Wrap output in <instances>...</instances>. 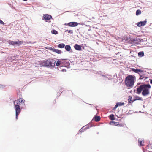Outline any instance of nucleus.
Masks as SVG:
<instances>
[{
  "label": "nucleus",
  "mask_w": 152,
  "mask_h": 152,
  "mask_svg": "<svg viewBox=\"0 0 152 152\" xmlns=\"http://www.w3.org/2000/svg\"><path fill=\"white\" fill-rule=\"evenodd\" d=\"M146 19H145V20L137 22L136 24L138 26L140 27L142 26H145L146 24Z\"/></svg>",
  "instance_id": "6e6552de"
},
{
  "label": "nucleus",
  "mask_w": 152,
  "mask_h": 152,
  "mask_svg": "<svg viewBox=\"0 0 152 152\" xmlns=\"http://www.w3.org/2000/svg\"><path fill=\"white\" fill-rule=\"evenodd\" d=\"M147 41V39L145 38H144V39H141L140 41V42H143L145 41Z\"/></svg>",
  "instance_id": "473e14b6"
},
{
  "label": "nucleus",
  "mask_w": 152,
  "mask_h": 152,
  "mask_svg": "<svg viewBox=\"0 0 152 152\" xmlns=\"http://www.w3.org/2000/svg\"><path fill=\"white\" fill-rule=\"evenodd\" d=\"M5 86L4 85H2L0 84V88H4Z\"/></svg>",
  "instance_id": "c9c22d12"
},
{
  "label": "nucleus",
  "mask_w": 152,
  "mask_h": 152,
  "mask_svg": "<svg viewBox=\"0 0 152 152\" xmlns=\"http://www.w3.org/2000/svg\"><path fill=\"white\" fill-rule=\"evenodd\" d=\"M104 74H102V73L101 76H102V77L105 78H107L108 79V77L107 76L105 75H104Z\"/></svg>",
  "instance_id": "7c9ffc66"
},
{
  "label": "nucleus",
  "mask_w": 152,
  "mask_h": 152,
  "mask_svg": "<svg viewBox=\"0 0 152 152\" xmlns=\"http://www.w3.org/2000/svg\"><path fill=\"white\" fill-rule=\"evenodd\" d=\"M149 94V90L148 89L142 91V94L144 96H146Z\"/></svg>",
  "instance_id": "ddd939ff"
},
{
  "label": "nucleus",
  "mask_w": 152,
  "mask_h": 152,
  "mask_svg": "<svg viewBox=\"0 0 152 152\" xmlns=\"http://www.w3.org/2000/svg\"><path fill=\"white\" fill-rule=\"evenodd\" d=\"M56 62L55 59H49L46 60L41 61L39 62L41 66L47 68L54 67L55 66V63Z\"/></svg>",
  "instance_id": "f257e3e1"
},
{
  "label": "nucleus",
  "mask_w": 152,
  "mask_h": 152,
  "mask_svg": "<svg viewBox=\"0 0 152 152\" xmlns=\"http://www.w3.org/2000/svg\"><path fill=\"white\" fill-rule=\"evenodd\" d=\"M23 43V41L18 40L17 41H10L9 42V44L10 45H12L13 46H19L21 45Z\"/></svg>",
  "instance_id": "39448f33"
},
{
  "label": "nucleus",
  "mask_w": 152,
  "mask_h": 152,
  "mask_svg": "<svg viewBox=\"0 0 152 152\" xmlns=\"http://www.w3.org/2000/svg\"><path fill=\"white\" fill-rule=\"evenodd\" d=\"M53 52H56L58 54H60L63 53V52L61 51V50L55 49H54V50Z\"/></svg>",
  "instance_id": "412c9836"
},
{
  "label": "nucleus",
  "mask_w": 152,
  "mask_h": 152,
  "mask_svg": "<svg viewBox=\"0 0 152 152\" xmlns=\"http://www.w3.org/2000/svg\"><path fill=\"white\" fill-rule=\"evenodd\" d=\"M109 118L111 120L113 121L115 120V118L114 117V115L113 114H110L109 116Z\"/></svg>",
  "instance_id": "b1692460"
},
{
  "label": "nucleus",
  "mask_w": 152,
  "mask_h": 152,
  "mask_svg": "<svg viewBox=\"0 0 152 152\" xmlns=\"http://www.w3.org/2000/svg\"><path fill=\"white\" fill-rule=\"evenodd\" d=\"M138 56L140 57H142L144 56V53L143 51H140L138 53Z\"/></svg>",
  "instance_id": "5701e85b"
},
{
  "label": "nucleus",
  "mask_w": 152,
  "mask_h": 152,
  "mask_svg": "<svg viewBox=\"0 0 152 152\" xmlns=\"http://www.w3.org/2000/svg\"><path fill=\"white\" fill-rule=\"evenodd\" d=\"M116 109V108H115L114 107L113 108V110H115Z\"/></svg>",
  "instance_id": "49530a36"
},
{
  "label": "nucleus",
  "mask_w": 152,
  "mask_h": 152,
  "mask_svg": "<svg viewBox=\"0 0 152 152\" xmlns=\"http://www.w3.org/2000/svg\"><path fill=\"white\" fill-rule=\"evenodd\" d=\"M90 105H93V104H89Z\"/></svg>",
  "instance_id": "6e6d98bb"
},
{
  "label": "nucleus",
  "mask_w": 152,
  "mask_h": 152,
  "mask_svg": "<svg viewBox=\"0 0 152 152\" xmlns=\"http://www.w3.org/2000/svg\"><path fill=\"white\" fill-rule=\"evenodd\" d=\"M85 126H84L83 127H82L81 128V129L79 130V131L80 132H84V130H83V128H84L85 127Z\"/></svg>",
  "instance_id": "f704fd0d"
},
{
  "label": "nucleus",
  "mask_w": 152,
  "mask_h": 152,
  "mask_svg": "<svg viewBox=\"0 0 152 152\" xmlns=\"http://www.w3.org/2000/svg\"><path fill=\"white\" fill-rule=\"evenodd\" d=\"M151 88V86L149 83L146 84H142L137 88L136 93L138 94H139L141 93L142 91L146 90H148V89L149 90Z\"/></svg>",
  "instance_id": "7ed1b4c3"
},
{
  "label": "nucleus",
  "mask_w": 152,
  "mask_h": 152,
  "mask_svg": "<svg viewBox=\"0 0 152 152\" xmlns=\"http://www.w3.org/2000/svg\"><path fill=\"white\" fill-rule=\"evenodd\" d=\"M116 104H118V107L122 106L124 104V102H117Z\"/></svg>",
  "instance_id": "c756f323"
},
{
  "label": "nucleus",
  "mask_w": 152,
  "mask_h": 152,
  "mask_svg": "<svg viewBox=\"0 0 152 152\" xmlns=\"http://www.w3.org/2000/svg\"><path fill=\"white\" fill-rule=\"evenodd\" d=\"M68 26L72 27H75L77 26L79 23L77 22H71L68 23Z\"/></svg>",
  "instance_id": "9d476101"
},
{
  "label": "nucleus",
  "mask_w": 152,
  "mask_h": 152,
  "mask_svg": "<svg viewBox=\"0 0 152 152\" xmlns=\"http://www.w3.org/2000/svg\"><path fill=\"white\" fill-rule=\"evenodd\" d=\"M68 23H65L64 24V25H65V26H68Z\"/></svg>",
  "instance_id": "c03bdc74"
},
{
  "label": "nucleus",
  "mask_w": 152,
  "mask_h": 152,
  "mask_svg": "<svg viewBox=\"0 0 152 152\" xmlns=\"http://www.w3.org/2000/svg\"><path fill=\"white\" fill-rule=\"evenodd\" d=\"M102 72L101 71H99V72H98V71H94V74H98V75H101L102 73Z\"/></svg>",
  "instance_id": "c85d7f7f"
},
{
  "label": "nucleus",
  "mask_w": 152,
  "mask_h": 152,
  "mask_svg": "<svg viewBox=\"0 0 152 152\" xmlns=\"http://www.w3.org/2000/svg\"><path fill=\"white\" fill-rule=\"evenodd\" d=\"M130 41L132 42H133V43H134V41H136V38H134V39H132V38H131L130 39Z\"/></svg>",
  "instance_id": "72a5a7b5"
},
{
  "label": "nucleus",
  "mask_w": 152,
  "mask_h": 152,
  "mask_svg": "<svg viewBox=\"0 0 152 152\" xmlns=\"http://www.w3.org/2000/svg\"><path fill=\"white\" fill-rule=\"evenodd\" d=\"M118 126H122L123 124H119V123H118Z\"/></svg>",
  "instance_id": "ea45409f"
},
{
  "label": "nucleus",
  "mask_w": 152,
  "mask_h": 152,
  "mask_svg": "<svg viewBox=\"0 0 152 152\" xmlns=\"http://www.w3.org/2000/svg\"><path fill=\"white\" fill-rule=\"evenodd\" d=\"M118 107V104L116 103V104L115 105V106L114 107L115 108H116V109Z\"/></svg>",
  "instance_id": "a19ab883"
},
{
  "label": "nucleus",
  "mask_w": 152,
  "mask_h": 152,
  "mask_svg": "<svg viewBox=\"0 0 152 152\" xmlns=\"http://www.w3.org/2000/svg\"><path fill=\"white\" fill-rule=\"evenodd\" d=\"M69 33L72 34L73 33V31L72 30H69L68 32Z\"/></svg>",
  "instance_id": "4c0bfd02"
},
{
  "label": "nucleus",
  "mask_w": 152,
  "mask_h": 152,
  "mask_svg": "<svg viewBox=\"0 0 152 152\" xmlns=\"http://www.w3.org/2000/svg\"><path fill=\"white\" fill-rule=\"evenodd\" d=\"M65 45L64 44L61 43H60V44H59L57 46H58V47L59 48H63L65 47Z\"/></svg>",
  "instance_id": "aec40b11"
},
{
  "label": "nucleus",
  "mask_w": 152,
  "mask_h": 152,
  "mask_svg": "<svg viewBox=\"0 0 152 152\" xmlns=\"http://www.w3.org/2000/svg\"><path fill=\"white\" fill-rule=\"evenodd\" d=\"M150 83L152 84V79H150Z\"/></svg>",
  "instance_id": "79ce46f5"
},
{
  "label": "nucleus",
  "mask_w": 152,
  "mask_h": 152,
  "mask_svg": "<svg viewBox=\"0 0 152 152\" xmlns=\"http://www.w3.org/2000/svg\"><path fill=\"white\" fill-rule=\"evenodd\" d=\"M118 122H115L114 121H111L109 123V124L110 125L113 126H118Z\"/></svg>",
  "instance_id": "f3484780"
},
{
  "label": "nucleus",
  "mask_w": 152,
  "mask_h": 152,
  "mask_svg": "<svg viewBox=\"0 0 152 152\" xmlns=\"http://www.w3.org/2000/svg\"><path fill=\"white\" fill-rule=\"evenodd\" d=\"M147 70H149V69H147Z\"/></svg>",
  "instance_id": "4d7b16f0"
},
{
  "label": "nucleus",
  "mask_w": 152,
  "mask_h": 152,
  "mask_svg": "<svg viewBox=\"0 0 152 152\" xmlns=\"http://www.w3.org/2000/svg\"><path fill=\"white\" fill-rule=\"evenodd\" d=\"M131 69L132 71L136 73H138L139 74V73L140 72H146V71H145L144 70H142L140 69H137V68H132Z\"/></svg>",
  "instance_id": "423d86ee"
},
{
  "label": "nucleus",
  "mask_w": 152,
  "mask_h": 152,
  "mask_svg": "<svg viewBox=\"0 0 152 152\" xmlns=\"http://www.w3.org/2000/svg\"><path fill=\"white\" fill-rule=\"evenodd\" d=\"M52 34L55 35H56L58 34V32L55 29H53L51 31Z\"/></svg>",
  "instance_id": "393cba45"
},
{
  "label": "nucleus",
  "mask_w": 152,
  "mask_h": 152,
  "mask_svg": "<svg viewBox=\"0 0 152 152\" xmlns=\"http://www.w3.org/2000/svg\"><path fill=\"white\" fill-rule=\"evenodd\" d=\"M61 71L62 72H66V69H62L61 70Z\"/></svg>",
  "instance_id": "37998d69"
},
{
  "label": "nucleus",
  "mask_w": 152,
  "mask_h": 152,
  "mask_svg": "<svg viewBox=\"0 0 152 152\" xmlns=\"http://www.w3.org/2000/svg\"><path fill=\"white\" fill-rule=\"evenodd\" d=\"M16 56H9L8 57V58L9 60L12 61H14L16 58Z\"/></svg>",
  "instance_id": "6ab92c4d"
},
{
  "label": "nucleus",
  "mask_w": 152,
  "mask_h": 152,
  "mask_svg": "<svg viewBox=\"0 0 152 152\" xmlns=\"http://www.w3.org/2000/svg\"><path fill=\"white\" fill-rule=\"evenodd\" d=\"M65 48L66 51L68 52L70 51V52H72V50H71V47L69 45H65Z\"/></svg>",
  "instance_id": "2eb2a0df"
},
{
  "label": "nucleus",
  "mask_w": 152,
  "mask_h": 152,
  "mask_svg": "<svg viewBox=\"0 0 152 152\" xmlns=\"http://www.w3.org/2000/svg\"><path fill=\"white\" fill-rule=\"evenodd\" d=\"M0 24H2V25H4L5 24V23L3 22L0 19Z\"/></svg>",
  "instance_id": "e433bc0d"
},
{
  "label": "nucleus",
  "mask_w": 152,
  "mask_h": 152,
  "mask_svg": "<svg viewBox=\"0 0 152 152\" xmlns=\"http://www.w3.org/2000/svg\"><path fill=\"white\" fill-rule=\"evenodd\" d=\"M139 113H142V112L141 111H139Z\"/></svg>",
  "instance_id": "603ef678"
},
{
  "label": "nucleus",
  "mask_w": 152,
  "mask_h": 152,
  "mask_svg": "<svg viewBox=\"0 0 152 152\" xmlns=\"http://www.w3.org/2000/svg\"><path fill=\"white\" fill-rule=\"evenodd\" d=\"M136 41H139L140 42L141 39L139 38H136Z\"/></svg>",
  "instance_id": "58836bf2"
},
{
  "label": "nucleus",
  "mask_w": 152,
  "mask_h": 152,
  "mask_svg": "<svg viewBox=\"0 0 152 152\" xmlns=\"http://www.w3.org/2000/svg\"><path fill=\"white\" fill-rule=\"evenodd\" d=\"M94 120L96 122H98L99 121L100 119L101 118L100 116H95L94 117Z\"/></svg>",
  "instance_id": "4be33fe9"
},
{
  "label": "nucleus",
  "mask_w": 152,
  "mask_h": 152,
  "mask_svg": "<svg viewBox=\"0 0 152 152\" xmlns=\"http://www.w3.org/2000/svg\"><path fill=\"white\" fill-rule=\"evenodd\" d=\"M135 76L134 75H129L127 76L125 79V83L126 86L130 88L133 87Z\"/></svg>",
  "instance_id": "f03ea898"
},
{
  "label": "nucleus",
  "mask_w": 152,
  "mask_h": 152,
  "mask_svg": "<svg viewBox=\"0 0 152 152\" xmlns=\"http://www.w3.org/2000/svg\"><path fill=\"white\" fill-rule=\"evenodd\" d=\"M108 77V80H111L112 79L111 78L112 77L111 75H110L108 74H105Z\"/></svg>",
  "instance_id": "cd10ccee"
},
{
  "label": "nucleus",
  "mask_w": 152,
  "mask_h": 152,
  "mask_svg": "<svg viewBox=\"0 0 152 152\" xmlns=\"http://www.w3.org/2000/svg\"><path fill=\"white\" fill-rule=\"evenodd\" d=\"M74 47L75 50H77L80 51L82 49L81 46L77 44H75Z\"/></svg>",
  "instance_id": "f8f14e48"
},
{
  "label": "nucleus",
  "mask_w": 152,
  "mask_h": 152,
  "mask_svg": "<svg viewBox=\"0 0 152 152\" xmlns=\"http://www.w3.org/2000/svg\"><path fill=\"white\" fill-rule=\"evenodd\" d=\"M69 31V30H66L65 32H66V31H68V32Z\"/></svg>",
  "instance_id": "de8ad7c7"
},
{
  "label": "nucleus",
  "mask_w": 152,
  "mask_h": 152,
  "mask_svg": "<svg viewBox=\"0 0 152 152\" xmlns=\"http://www.w3.org/2000/svg\"><path fill=\"white\" fill-rule=\"evenodd\" d=\"M138 143L139 144L138 145L140 147H142L144 146V139L142 140L140 138H139L138 139Z\"/></svg>",
  "instance_id": "9b49d317"
},
{
  "label": "nucleus",
  "mask_w": 152,
  "mask_h": 152,
  "mask_svg": "<svg viewBox=\"0 0 152 152\" xmlns=\"http://www.w3.org/2000/svg\"><path fill=\"white\" fill-rule=\"evenodd\" d=\"M136 44H139V43H136Z\"/></svg>",
  "instance_id": "864d4df0"
},
{
  "label": "nucleus",
  "mask_w": 152,
  "mask_h": 152,
  "mask_svg": "<svg viewBox=\"0 0 152 152\" xmlns=\"http://www.w3.org/2000/svg\"><path fill=\"white\" fill-rule=\"evenodd\" d=\"M133 102H134L137 100L142 101V99L141 97H140L137 95L133 96Z\"/></svg>",
  "instance_id": "4468645a"
},
{
  "label": "nucleus",
  "mask_w": 152,
  "mask_h": 152,
  "mask_svg": "<svg viewBox=\"0 0 152 152\" xmlns=\"http://www.w3.org/2000/svg\"><path fill=\"white\" fill-rule=\"evenodd\" d=\"M141 13V11L140 10H137L136 12V15L137 16L138 15Z\"/></svg>",
  "instance_id": "a878e982"
},
{
  "label": "nucleus",
  "mask_w": 152,
  "mask_h": 152,
  "mask_svg": "<svg viewBox=\"0 0 152 152\" xmlns=\"http://www.w3.org/2000/svg\"><path fill=\"white\" fill-rule=\"evenodd\" d=\"M43 17L44 19L46 21L50 19H53L52 16L48 14H44Z\"/></svg>",
  "instance_id": "0eeeda50"
},
{
  "label": "nucleus",
  "mask_w": 152,
  "mask_h": 152,
  "mask_svg": "<svg viewBox=\"0 0 152 152\" xmlns=\"http://www.w3.org/2000/svg\"><path fill=\"white\" fill-rule=\"evenodd\" d=\"M62 63V62L61 61H60L59 59H58V60L57 61L56 63V66H59Z\"/></svg>",
  "instance_id": "bb28decb"
},
{
  "label": "nucleus",
  "mask_w": 152,
  "mask_h": 152,
  "mask_svg": "<svg viewBox=\"0 0 152 152\" xmlns=\"http://www.w3.org/2000/svg\"><path fill=\"white\" fill-rule=\"evenodd\" d=\"M25 101V100H24L23 99H19L17 100V103H18V104L19 103V104H19V105H20V103H21V104H23V105H25V104L24 103Z\"/></svg>",
  "instance_id": "dca6fc26"
},
{
  "label": "nucleus",
  "mask_w": 152,
  "mask_h": 152,
  "mask_svg": "<svg viewBox=\"0 0 152 152\" xmlns=\"http://www.w3.org/2000/svg\"><path fill=\"white\" fill-rule=\"evenodd\" d=\"M14 107L15 110V118L17 120L18 119V115L21 112V109L20 108V105L18 103L15 104L14 102Z\"/></svg>",
  "instance_id": "20e7f679"
},
{
  "label": "nucleus",
  "mask_w": 152,
  "mask_h": 152,
  "mask_svg": "<svg viewBox=\"0 0 152 152\" xmlns=\"http://www.w3.org/2000/svg\"><path fill=\"white\" fill-rule=\"evenodd\" d=\"M132 97L131 96H128V101L129 104L132 103L134 102H133V99L132 100Z\"/></svg>",
  "instance_id": "a211bd4d"
},
{
  "label": "nucleus",
  "mask_w": 152,
  "mask_h": 152,
  "mask_svg": "<svg viewBox=\"0 0 152 152\" xmlns=\"http://www.w3.org/2000/svg\"><path fill=\"white\" fill-rule=\"evenodd\" d=\"M88 126H86V128H85V129H88ZM85 129V128H84V129Z\"/></svg>",
  "instance_id": "09e8293b"
},
{
  "label": "nucleus",
  "mask_w": 152,
  "mask_h": 152,
  "mask_svg": "<svg viewBox=\"0 0 152 152\" xmlns=\"http://www.w3.org/2000/svg\"><path fill=\"white\" fill-rule=\"evenodd\" d=\"M143 107H145V105H143Z\"/></svg>",
  "instance_id": "5fc2aeb1"
},
{
  "label": "nucleus",
  "mask_w": 152,
  "mask_h": 152,
  "mask_svg": "<svg viewBox=\"0 0 152 152\" xmlns=\"http://www.w3.org/2000/svg\"><path fill=\"white\" fill-rule=\"evenodd\" d=\"M47 48L50 50L53 51V52L54 50V48H53L51 47H49Z\"/></svg>",
  "instance_id": "2f4dec72"
},
{
  "label": "nucleus",
  "mask_w": 152,
  "mask_h": 152,
  "mask_svg": "<svg viewBox=\"0 0 152 152\" xmlns=\"http://www.w3.org/2000/svg\"><path fill=\"white\" fill-rule=\"evenodd\" d=\"M140 83H137V85L138 86L140 84Z\"/></svg>",
  "instance_id": "a18cd8bd"
},
{
  "label": "nucleus",
  "mask_w": 152,
  "mask_h": 152,
  "mask_svg": "<svg viewBox=\"0 0 152 152\" xmlns=\"http://www.w3.org/2000/svg\"><path fill=\"white\" fill-rule=\"evenodd\" d=\"M116 75H117L116 74H115L114 75H113V77H115Z\"/></svg>",
  "instance_id": "8fccbe9b"
},
{
  "label": "nucleus",
  "mask_w": 152,
  "mask_h": 152,
  "mask_svg": "<svg viewBox=\"0 0 152 152\" xmlns=\"http://www.w3.org/2000/svg\"><path fill=\"white\" fill-rule=\"evenodd\" d=\"M139 75H140L139 79H143L145 78L144 80H145L148 78L147 77H145V76L146 75L145 72H140L139 73Z\"/></svg>",
  "instance_id": "1a4fd4ad"
},
{
  "label": "nucleus",
  "mask_w": 152,
  "mask_h": 152,
  "mask_svg": "<svg viewBox=\"0 0 152 152\" xmlns=\"http://www.w3.org/2000/svg\"><path fill=\"white\" fill-rule=\"evenodd\" d=\"M63 89V88H61V89H60V90H61H61H62Z\"/></svg>",
  "instance_id": "3c124183"
}]
</instances>
